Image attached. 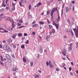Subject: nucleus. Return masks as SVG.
Instances as JSON below:
<instances>
[{"mask_svg":"<svg viewBox=\"0 0 78 78\" xmlns=\"http://www.w3.org/2000/svg\"><path fill=\"white\" fill-rule=\"evenodd\" d=\"M6 20H9V21H10L12 24V26H10V28H11V30H14L15 29V27L16 25V23L14 22L13 21V20H12L11 18H10L9 19H6Z\"/></svg>","mask_w":78,"mask_h":78,"instance_id":"nucleus-1","label":"nucleus"},{"mask_svg":"<svg viewBox=\"0 0 78 78\" xmlns=\"http://www.w3.org/2000/svg\"><path fill=\"white\" fill-rule=\"evenodd\" d=\"M57 11V7L56 8H54L52 9L51 13V16L52 17H53V13H54L55 11Z\"/></svg>","mask_w":78,"mask_h":78,"instance_id":"nucleus-2","label":"nucleus"},{"mask_svg":"<svg viewBox=\"0 0 78 78\" xmlns=\"http://www.w3.org/2000/svg\"><path fill=\"white\" fill-rule=\"evenodd\" d=\"M53 22V25H55V26L56 27V29L58 30V25H59V24H57L56 23H54V21H52Z\"/></svg>","mask_w":78,"mask_h":78,"instance_id":"nucleus-3","label":"nucleus"},{"mask_svg":"<svg viewBox=\"0 0 78 78\" xmlns=\"http://www.w3.org/2000/svg\"><path fill=\"white\" fill-rule=\"evenodd\" d=\"M53 22V25H55V26L56 27V29L58 30V25H59V24H57L56 23H54V21H52Z\"/></svg>","mask_w":78,"mask_h":78,"instance_id":"nucleus-4","label":"nucleus"},{"mask_svg":"<svg viewBox=\"0 0 78 78\" xmlns=\"http://www.w3.org/2000/svg\"><path fill=\"white\" fill-rule=\"evenodd\" d=\"M7 32H8V31H7L3 28H1V30L0 33H6Z\"/></svg>","mask_w":78,"mask_h":78,"instance_id":"nucleus-5","label":"nucleus"},{"mask_svg":"<svg viewBox=\"0 0 78 78\" xmlns=\"http://www.w3.org/2000/svg\"><path fill=\"white\" fill-rule=\"evenodd\" d=\"M12 11H14L15 10V4L13 3H12Z\"/></svg>","mask_w":78,"mask_h":78,"instance_id":"nucleus-6","label":"nucleus"},{"mask_svg":"<svg viewBox=\"0 0 78 78\" xmlns=\"http://www.w3.org/2000/svg\"><path fill=\"white\" fill-rule=\"evenodd\" d=\"M62 54L64 56H66V51L65 50H64L62 52Z\"/></svg>","mask_w":78,"mask_h":78,"instance_id":"nucleus-7","label":"nucleus"},{"mask_svg":"<svg viewBox=\"0 0 78 78\" xmlns=\"http://www.w3.org/2000/svg\"><path fill=\"white\" fill-rule=\"evenodd\" d=\"M72 29H70L69 30V31L72 34V37H73L74 36V35H73V31H72Z\"/></svg>","mask_w":78,"mask_h":78,"instance_id":"nucleus-8","label":"nucleus"},{"mask_svg":"<svg viewBox=\"0 0 78 78\" xmlns=\"http://www.w3.org/2000/svg\"><path fill=\"white\" fill-rule=\"evenodd\" d=\"M65 10H66V12H69V9L68 7H66L65 8Z\"/></svg>","mask_w":78,"mask_h":78,"instance_id":"nucleus-9","label":"nucleus"},{"mask_svg":"<svg viewBox=\"0 0 78 78\" xmlns=\"http://www.w3.org/2000/svg\"><path fill=\"white\" fill-rule=\"evenodd\" d=\"M16 35H17V34H13L12 37V38H13V39H15Z\"/></svg>","mask_w":78,"mask_h":78,"instance_id":"nucleus-10","label":"nucleus"},{"mask_svg":"<svg viewBox=\"0 0 78 78\" xmlns=\"http://www.w3.org/2000/svg\"><path fill=\"white\" fill-rule=\"evenodd\" d=\"M69 8H70V9H72V6H73V5L72 4V3H70L69 5Z\"/></svg>","mask_w":78,"mask_h":78,"instance_id":"nucleus-11","label":"nucleus"},{"mask_svg":"<svg viewBox=\"0 0 78 78\" xmlns=\"http://www.w3.org/2000/svg\"><path fill=\"white\" fill-rule=\"evenodd\" d=\"M3 49L5 50H7V46L6 45H5L3 48Z\"/></svg>","mask_w":78,"mask_h":78,"instance_id":"nucleus-12","label":"nucleus"},{"mask_svg":"<svg viewBox=\"0 0 78 78\" xmlns=\"http://www.w3.org/2000/svg\"><path fill=\"white\" fill-rule=\"evenodd\" d=\"M8 55H5V57H6V58L7 59L8 61H9V60H10L11 59L10 58H9L8 57Z\"/></svg>","mask_w":78,"mask_h":78,"instance_id":"nucleus-13","label":"nucleus"},{"mask_svg":"<svg viewBox=\"0 0 78 78\" xmlns=\"http://www.w3.org/2000/svg\"><path fill=\"white\" fill-rule=\"evenodd\" d=\"M42 5V3L39 2L37 4L36 6H39L40 5Z\"/></svg>","mask_w":78,"mask_h":78,"instance_id":"nucleus-14","label":"nucleus"},{"mask_svg":"<svg viewBox=\"0 0 78 78\" xmlns=\"http://www.w3.org/2000/svg\"><path fill=\"white\" fill-rule=\"evenodd\" d=\"M7 41L8 42H9L10 43H11V42H12V40L11 39H9L7 40Z\"/></svg>","mask_w":78,"mask_h":78,"instance_id":"nucleus-15","label":"nucleus"},{"mask_svg":"<svg viewBox=\"0 0 78 78\" xmlns=\"http://www.w3.org/2000/svg\"><path fill=\"white\" fill-rule=\"evenodd\" d=\"M16 70H17V68L16 67H14L13 68V71H16Z\"/></svg>","mask_w":78,"mask_h":78,"instance_id":"nucleus-16","label":"nucleus"},{"mask_svg":"<svg viewBox=\"0 0 78 78\" xmlns=\"http://www.w3.org/2000/svg\"><path fill=\"white\" fill-rule=\"evenodd\" d=\"M23 61L24 62H26V61H27V59H26L25 58L23 57Z\"/></svg>","mask_w":78,"mask_h":78,"instance_id":"nucleus-17","label":"nucleus"},{"mask_svg":"<svg viewBox=\"0 0 78 78\" xmlns=\"http://www.w3.org/2000/svg\"><path fill=\"white\" fill-rule=\"evenodd\" d=\"M37 25H38V24H34V25H32V27H37Z\"/></svg>","mask_w":78,"mask_h":78,"instance_id":"nucleus-18","label":"nucleus"},{"mask_svg":"<svg viewBox=\"0 0 78 78\" xmlns=\"http://www.w3.org/2000/svg\"><path fill=\"white\" fill-rule=\"evenodd\" d=\"M53 27L52 26H51V25H49V27H48V29L49 30H50L51 28Z\"/></svg>","mask_w":78,"mask_h":78,"instance_id":"nucleus-19","label":"nucleus"},{"mask_svg":"<svg viewBox=\"0 0 78 78\" xmlns=\"http://www.w3.org/2000/svg\"><path fill=\"white\" fill-rule=\"evenodd\" d=\"M42 51H43L42 48H41L39 50V51L40 53H42Z\"/></svg>","mask_w":78,"mask_h":78,"instance_id":"nucleus-20","label":"nucleus"},{"mask_svg":"<svg viewBox=\"0 0 78 78\" xmlns=\"http://www.w3.org/2000/svg\"><path fill=\"white\" fill-rule=\"evenodd\" d=\"M50 12V10H48V11H47V15H48V14H49Z\"/></svg>","mask_w":78,"mask_h":78,"instance_id":"nucleus-21","label":"nucleus"},{"mask_svg":"<svg viewBox=\"0 0 78 78\" xmlns=\"http://www.w3.org/2000/svg\"><path fill=\"white\" fill-rule=\"evenodd\" d=\"M49 38H50V36L49 35H47L46 37V39H47V40H48Z\"/></svg>","mask_w":78,"mask_h":78,"instance_id":"nucleus-22","label":"nucleus"},{"mask_svg":"<svg viewBox=\"0 0 78 78\" xmlns=\"http://www.w3.org/2000/svg\"><path fill=\"white\" fill-rule=\"evenodd\" d=\"M49 65L50 68H53V66H52V65L51 64H49Z\"/></svg>","mask_w":78,"mask_h":78,"instance_id":"nucleus-23","label":"nucleus"},{"mask_svg":"<svg viewBox=\"0 0 78 78\" xmlns=\"http://www.w3.org/2000/svg\"><path fill=\"white\" fill-rule=\"evenodd\" d=\"M31 9V5H30L29 6V10H30V9Z\"/></svg>","mask_w":78,"mask_h":78,"instance_id":"nucleus-24","label":"nucleus"},{"mask_svg":"<svg viewBox=\"0 0 78 78\" xmlns=\"http://www.w3.org/2000/svg\"><path fill=\"white\" fill-rule=\"evenodd\" d=\"M22 34L21 33H19L18 34V36H19V37H20V36H22Z\"/></svg>","mask_w":78,"mask_h":78,"instance_id":"nucleus-25","label":"nucleus"},{"mask_svg":"<svg viewBox=\"0 0 78 78\" xmlns=\"http://www.w3.org/2000/svg\"><path fill=\"white\" fill-rule=\"evenodd\" d=\"M24 27H25L24 26H21L18 27V28H24Z\"/></svg>","mask_w":78,"mask_h":78,"instance_id":"nucleus-26","label":"nucleus"},{"mask_svg":"<svg viewBox=\"0 0 78 78\" xmlns=\"http://www.w3.org/2000/svg\"><path fill=\"white\" fill-rule=\"evenodd\" d=\"M30 64L31 66L32 67L33 65V62H30Z\"/></svg>","mask_w":78,"mask_h":78,"instance_id":"nucleus-27","label":"nucleus"},{"mask_svg":"<svg viewBox=\"0 0 78 78\" xmlns=\"http://www.w3.org/2000/svg\"><path fill=\"white\" fill-rule=\"evenodd\" d=\"M52 33H55V30L53 29L52 30Z\"/></svg>","mask_w":78,"mask_h":78,"instance_id":"nucleus-28","label":"nucleus"},{"mask_svg":"<svg viewBox=\"0 0 78 78\" xmlns=\"http://www.w3.org/2000/svg\"><path fill=\"white\" fill-rule=\"evenodd\" d=\"M66 32L67 33H69V30L68 29H66L65 30Z\"/></svg>","mask_w":78,"mask_h":78,"instance_id":"nucleus-29","label":"nucleus"},{"mask_svg":"<svg viewBox=\"0 0 78 78\" xmlns=\"http://www.w3.org/2000/svg\"><path fill=\"white\" fill-rule=\"evenodd\" d=\"M67 22L68 23H69V24H70V20H69V19L68 20Z\"/></svg>","mask_w":78,"mask_h":78,"instance_id":"nucleus-30","label":"nucleus"},{"mask_svg":"<svg viewBox=\"0 0 78 78\" xmlns=\"http://www.w3.org/2000/svg\"><path fill=\"white\" fill-rule=\"evenodd\" d=\"M40 23L41 25H43L44 23V22L42 21L40 22Z\"/></svg>","mask_w":78,"mask_h":78,"instance_id":"nucleus-31","label":"nucleus"},{"mask_svg":"<svg viewBox=\"0 0 78 78\" xmlns=\"http://www.w3.org/2000/svg\"><path fill=\"white\" fill-rule=\"evenodd\" d=\"M27 35H28V34H27L26 33H24V36H27Z\"/></svg>","mask_w":78,"mask_h":78,"instance_id":"nucleus-32","label":"nucleus"},{"mask_svg":"<svg viewBox=\"0 0 78 78\" xmlns=\"http://www.w3.org/2000/svg\"><path fill=\"white\" fill-rule=\"evenodd\" d=\"M25 47V45H23L21 46V48H24V47Z\"/></svg>","mask_w":78,"mask_h":78,"instance_id":"nucleus-33","label":"nucleus"},{"mask_svg":"<svg viewBox=\"0 0 78 78\" xmlns=\"http://www.w3.org/2000/svg\"><path fill=\"white\" fill-rule=\"evenodd\" d=\"M29 41L28 40H27V41H26V44H28L29 43Z\"/></svg>","mask_w":78,"mask_h":78,"instance_id":"nucleus-34","label":"nucleus"},{"mask_svg":"<svg viewBox=\"0 0 78 78\" xmlns=\"http://www.w3.org/2000/svg\"><path fill=\"white\" fill-rule=\"evenodd\" d=\"M4 10V9H1L0 10V12H2V11H3Z\"/></svg>","mask_w":78,"mask_h":78,"instance_id":"nucleus-35","label":"nucleus"},{"mask_svg":"<svg viewBox=\"0 0 78 78\" xmlns=\"http://www.w3.org/2000/svg\"><path fill=\"white\" fill-rule=\"evenodd\" d=\"M19 22H20V23H22L23 22V21L22 20H19Z\"/></svg>","mask_w":78,"mask_h":78,"instance_id":"nucleus-36","label":"nucleus"},{"mask_svg":"<svg viewBox=\"0 0 78 78\" xmlns=\"http://www.w3.org/2000/svg\"><path fill=\"white\" fill-rule=\"evenodd\" d=\"M1 59L2 61H3V57L2 56H1Z\"/></svg>","mask_w":78,"mask_h":78,"instance_id":"nucleus-37","label":"nucleus"},{"mask_svg":"<svg viewBox=\"0 0 78 78\" xmlns=\"http://www.w3.org/2000/svg\"><path fill=\"white\" fill-rule=\"evenodd\" d=\"M63 38L64 39H67V37H66V36H64L63 37Z\"/></svg>","mask_w":78,"mask_h":78,"instance_id":"nucleus-38","label":"nucleus"},{"mask_svg":"<svg viewBox=\"0 0 78 78\" xmlns=\"http://www.w3.org/2000/svg\"><path fill=\"white\" fill-rule=\"evenodd\" d=\"M18 26H20V25H22V24L19 23H18Z\"/></svg>","mask_w":78,"mask_h":78,"instance_id":"nucleus-39","label":"nucleus"},{"mask_svg":"<svg viewBox=\"0 0 78 78\" xmlns=\"http://www.w3.org/2000/svg\"><path fill=\"white\" fill-rule=\"evenodd\" d=\"M72 8L73 11H74V9H75V7H74V6H73Z\"/></svg>","mask_w":78,"mask_h":78,"instance_id":"nucleus-40","label":"nucleus"},{"mask_svg":"<svg viewBox=\"0 0 78 78\" xmlns=\"http://www.w3.org/2000/svg\"><path fill=\"white\" fill-rule=\"evenodd\" d=\"M0 64L1 65H3L4 64L3 62H0Z\"/></svg>","mask_w":78,"mask_h":78,"instance_id":"nucleus-41","label":"nucleus"},{"mask_svg":"<svg viewBox=\"0 0 78 78\" xmlns=\"http://www.w3.org/2000/svg\"><path fill=\"white\" fill-rule=\"evenodd\" d=\"M19 3L20 6H22V2H20Z\"/></svg>","mask_w":78,"mask_h":78,"instance_id":"nucleus-42","label":"nucleus"},{"mask_svg":"<svg viewBox=\"0 0 78 78\" xmlns=\"http://www.w3.org/2000/svg\"><path fill=\"white\" fill-rule=\"evenodd\" d=\"M58 20V21H59L60 20V17L59 16H58V18L57 19Z\"/></svg>","mask_w":78,"mask_h":78,"instance_id":"nucleus-43","label":"nucleus"},{"mask_svg":"<svg viewBox=\"0 0 78 78\" xmlns=\"http://www.w3.org/2000/svg\"><path fill=\"white\" fill-rule=\"evenodd\" d=\"M5 0H3V3H2V5H4V3H5Z\"/></svg>","mask_w":78,"mask_h":78,"instance_id":"nucleus-44","label":"nucleus"},{"mask_svg":"<svg viewBox=\"0 0 78 78\" xmlns=\"http://www.w3.org/2000/svg\"><path fill=\"white\" fill-rule=\"evenodd\" d=\"M12 56L13 58H15V56L14 55H12Z\"/></svg>","mask_w":78,"mask_h":78,"instance_id":"nucleus-45","label":"nucleus"},{"mask_svg":"<svg viewBox=\"0 0 78 78\" xmlns=\"http://www.w3.org/2000/svg\"><path fill=\"white\" fill-rule=\"evenodd\" d=\"M69 50H72V46H69Z\"/></svg>","mask_w":78,"mask_h":78,"instance_id":"nucleus-46","label":"nucleus"},{"mask_svg":"<svg viewBox=\"0 0 78 78\" xmlns=\"http://www.w3.org/2000/svg\"><path fill=\"white\" fill-rule=\"evenodd\" d=\"M69 70L70 71H71V70H72V68H71V67H70L69 68Z\"/></svg>","mask_w":78,"mask_h":78,"instance_id":"nucleus-47","label":"nucleus"},{"mask_svg":"<svg viewBox=\"0 0 78 78\" xmlns=\"http://www.w3.org/2000/svg\"><path fill=\"white\" fill-rule=\"evenodd\" d=\"M51 64V61L50 60H49V64Z\"/></svg>","mask_w":78,"mask_h":78,"instance_id":"nucleus-48","label":"nucleus"},{"mask_svg":"<svg viewBox=\"0 0 78 78\" xmlns=\"http://www.w3.org/2000/svg\"><path fill=\"white\" fill-rule=\"evenodd\" d=\"M9 9V8L8 7H6V9L8 10V9Z\"/></svg>","mask_w":78,"mask_h":78,"instance_id":"nucleus-49","label":"nucleus"},{"mask_svg":"<svg viewBox=\"0 0 78 78\" xmlns=\"http://www.w3.org/2000/svg\"><path fill=\"white\" fill-rule=\"evenodd\" d=\"M46 65L47 66H48V62H46Z\"/></svg>","mask_w":78,"mask_h":78,"instance_id":"nucleus-50","label":"nucleus"},{"mask_svg":"<svg viewBox=\"0 0 78 78\" xmlns=\"http://www.w3.org/2000/svg\"><path fill=\"white\" fill-rule=\"evenodd\" d=\"M34 23H36V22H35V21H34L32 23V24H34Z\"/></svg>","mask_w":78,"mask_h":78,"instance_id":"nucleus-51","label":"nucleus"},{"mask_svg":"<svg viewBox=\"0 0 78 78\" xmlns=\"http://www.w3.org/2000/svg\"><path fill=\"white\" fill-rule=\"evenodd\" d=\"M56 71H59V69H58L56 68Z\"/></svg>","mask_w":78,"mask_h":78,"instance_id":"nucleus-52","label":"nucleus"},{"mask_svg":"<svg viewBox=\"0 0 78 78\" xmlns=\"http://www.w3.org/2000/svg\"><path fill=\"white\" fill-rule=\"evenodd\" d=\"M62 59H63V60H66V58H65L62 57Z\"/></svg>","mask_w":78,"mask_h":78,"instance_id":"nucleus-53","label":"nucleus"},{"mask_svg":"<svg viewBox=\"0 0 78 78\" xmlns=\"http://www.w3.org/2000/svg\"><path fill=\"white\" fill-rule=\"evenodd\" d=\"M13 47L14 48H16V46L15 45H13Z\"/></svg>","mask_w":78,"mask_h":78,"instance_id":"nucleus-54","label":"nucleus"},{"mask_svg":"<svg viewBox=\"0 0 78 78\" xmlns=\"http://www.w3.org/2000/svg\"><path fill=\"white\" fill-rule=\"evenodd\" d=\"M72 43H71L70 44V47H72Z\"/></svg>","mask_w":78,"mask_h":78,"instance_id":"nucleus-55","label":"nucleus"},{"mask_svg":"<svg viewBox=\"0 0 78 78\" xmlns=\"http://www.w3.org/2000/svg\"><path fill=\"white\" fill-rule=\"evenodd\" d=\"M47 21H48V23H50V21H49V20H48V19L47 20Z\"/></svg>","mask_w":78,"mask_h":78,"instance_id":"nucleus-56","label":"nucleus"},{"mask_svg":"<svg viewBox=\"0 0 78 78\" xmlns=\"http://www.w3.org/2000/svg\"><path fill=\"white\" fill-rule=\"evenodd\" d=\"M72 3H73V4L75 3V1H73L72 2Z\"/></svg>","mask_w":78,"mask_h":78,"instance_id":"nucleus-57","label":"nucleus"},{"mask_svg":"<svg viewBox=\"0 0 78 78\" xmlns=\"http://www.w3.org/2000/svg\"><path fill=\"white\" fill-rule=\"evenodd\" d=\"M3 14H1V15H0V17H1V16H2Z\"/></svg>","mask_w":78,"mask_h":78,"instance_id":"nucleus-58","label":"nucleus"},{"mask_svg":"<svg viewBox=\"0 0 78 78\" xmlns=\"http://www.w3.org/2000/svg\"><path fill=\"white\" fill-rule=\"evenodd\" d=\"M32 33H33V34H34V35H35V33L34 32H32Z\"/></svg>","mask_w":78,"mask_h":78,"instance_id":"nucleus-59","label":"nucleus"},{"mask_svg":"<svg viewBox=\"0 0 78 78\" xmlns=\"http://www.w3.org/2000/svg\"><path fill=\"white\" fill-rule=\"evenodd\" d=\"M71 64H72V66H73V62H72L71 63Z\"/></svg>","mask_w":78,"mask_h":78,"instance_id":"nucleus-60","label":"nucleus"},{"mask_svg":"<svg viewBox=\"0 0 78 78\" xmlns=\"http://www.w3.org/2000/svg\"><path fill=\"white\" fill-rule=\"evenodd\" d=\"M66 66V65L65 64H63V67H64V66Z\"/></svg>","mask_w":78,"mask_h":78,"instance_id":"nucleus-61","label":"nucleus"},{"mask_svg":"<svg viewBox=\"0 0 78 78\" xmlns=\"http://www.w3.org/2000/svg\"><path fill=\"white\" fill-rule=\"evenodd\" d=\"M29 17H30V18H31V16L29 15Z\"/></svg>","mask_w":78,"mask_h":78,"instance_id":"nucleus-62","label":"nucleus"},{"mask_svg":"<svg viewBox=\"0 0 78 78\" xmlns=\"http://www.w3.org/2000/svg\"><path fill=\"white\" fill-rule=\"evenodd\" d=\"M3 60L4 61H6V58H4Z\"/></svg>","mask_w":78,"mask_h":78,"instance_id":"nucleus-63","label":"nucleus"},{"mask_svg":"<svg viewBox=\"0 0 78 78\" xmlns=\"http://www.w3.org/2000/svg\"><path fill=\"white\" fill-rule=\"evenodd\" d=\"M77 47L78 48V42H77Z\"/></svg>","mask_w":78,"mask_h":78,"instance_id":"nucleus-64","label":"nucleus"}]
</instances>
